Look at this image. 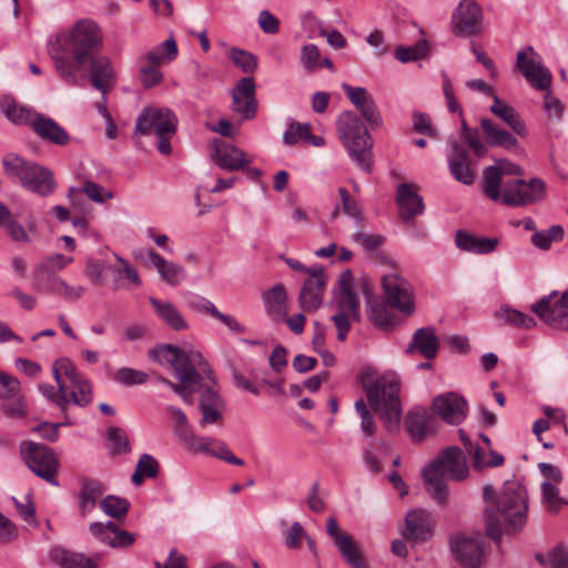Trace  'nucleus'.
<instances>
[{
	"label": "nucleus",
	"instance_id": "nucleus-53",
	"mask_svg": "<svg viewBox=\"0 0 568 568\" xmlns=\"http://www.w3.org/2000/svg\"><path fill=\"white\" fill-rule=\"evenodd\" d=\"M264 303L270 312L282 313L285 311L287 295L282 284L274 285L263 295Z\"/></svg>",
	"mask_w": 568,
	"mask_h": 568
},
{
	"label": "nucleus",
	"instance_id": "nucleus-11",
	"mask_svg": "<svg viewBox=\"0 0 568 568\" xmlns=\"http://www.w3.org/2000/svg\"><path fill=\"white\" fill-rule=\"evenodd\" d=\"M531 311L550 327L568 332V291H552L531 305Z\"/></svg>",
	"mask_w": 568,
	"mask_h": 568
},
{
	"label": "nucleus",
	"instance_id": "nucleus-46",
	"mask_svg": "<svg viewBox=\"0 0 568 568\" xmlns=\"http://www.w3.org/2000/svg\"><path fill=\"white\" fill-rule=\"evenodd\" d=\"M178 55L176 42L173 38H169L160 45L149 51L141 58V61H146L151 64H162L173 61Z\"/></svg>",
	"mask_w": 568,
	"mask_h": 568
},
{
	"label": "nucleus",
	"instance_id": "nucleus-40",
	"mask_svg": "<svg viewBox=\"0 0 568 568\" xmlns=\"http://www.w3.org/2000/svg\"><path fill=\"white\" fill-rule=\"evenodd\" d=\"M0 109L11 123L16 125H29L30 128L39 113L28 105L19 104L10 97H3L1 99Z\"/></svg>",
	"mask_w": 568,
	"mask_h": 568
},
{
	"label": "nucleus",
	"instance_id": "nucleus-6",
	"mask_svg": "<svg viewBox=\"0 0 568 568\" xmlns=\"http://www.w3.org/2000/svg\"><path fill=\"white\" fill-rule=\"evenodd\" d=\"M2 163L6 174L23 189L40 196H48L54 191L53 174L47 168L17 154H7Z\"/></svg>",
	"mask_w": 568,
	"mask_h": 568
},
{
	"label": "nucleus",
	"instance_id": "nucleus-38",
	"mask_svg": "<svg viewBox=\"0 0 568 568\" xmlns=\"http://www.w3.org/2000/svg\"><path fill=\"white\" fill-rule=\"evenodd\" d=\"M73 262V257L57 253L44 257L33 270V286L47 282V278L58 277V272Z\"/></svg>",
	"mask_w": 568,
	"mask_h": 568
},
{
	"label": "nucleus",
	"instance_id": "nucleus-13",
	"mask_svg": "<svg viewBox=\"0 0 568 568\" xmlns=\"http://www.w3.org/2000/svg\"><path fill=\"white\" fill-rule=\"evenodd\" d=\"M516 68L534 89L544 91L550 88L552 74L532 47L528 45L517 52Z\"/></svg>",
	"mask_w": 568,
	"mask_h": 568
},
{
	"label": "nucleus",
	"instance_id": "nucleus-8",
	"mask_svg": "<svg viewBox=\"0 0 568 568\" xmlns=\"http://www.w3.org/2000/svg\"><path fill=\"white\" fill-rule=\"evenodd\" d=\"M159 363L172 371L181 382L182 385L171 383L169 386L178 395H181L185 388L201 386L204 375L213 379L210 365L202 357H159Z\"/></svg>",
	"mask_w": 568,
	"mask_h": 568
},
{
	"label": "nucleus",
	"instance_id": "nucleus-56",
	"mask_svg": "<svg viewBox=\"0 0 568 568\" xmlns=\"http://www.w3.org/2000/svg\"><path fill=\"white\" fill-rule=\"evenodd\" d=\"M103 513L110 517H124L129 510L130 504L126 499L109 495L100 503Z\"/></svg>",
	"mask_w": 568,
	"mask_h": 568
},
{
	"label": "nucleus",
	"instance_id": "nucleus-32",
	"mask_svg": "<svg viewBox=\"0 0 568 568\" xmlns=\"http://www.w3.org/2000/svg\"><path fill=\"white\" fill-rule=\"evenodd\" d=\"M31 129L40 139L55 145H67L70 141L69 133L58 122L41 113H38Z\"/></svg>",
	"mask_w": 568,
	"mask_h": 568
},
{
	"label": "nucleus",
	"instance_id": "nucleus-3",
	"mask_svg": "<svg viewBox=\"0 0 568 568\" xmlns=\"http://www.w3.org/2000/svg\"><path fill=\"white\" fill-rule=\"evenodd\" d=\"M357 381L366 393L371 407L379 415L389 433L399 430L402 405L399 400V378L394 372L379 374L366 366L357 374Z\"/></svg>",
	"mask_w": 568,
	"mask_h": 568
},
{
	"label": "nucleus",
	"instance_id": "nucleus-14",
	"mask_svg": "<svg viewBox=\"0 0 568 568\" xmlns=\"http://www.w3.org/2000/svg\"><path fill=\"white\" fill-rule=\"evenodd\" d=\"M22 455L31 471L49 484L59 486V481L55 478L59 462L51 448L42 444L29 443L22 449Z\"/></svg>",
	"mask_w": 568,
	"mask_h": 568
},
{
	"label": "nucleus",
	"instance_id": "nucleus-39",
	"mask_svg": "<svg viewBox=\"0 0 568 568\" xmlns=\"http://www.w3.org/2000/svg\"><path fill=\"white\" fill-rule=\"evenodd\" d=\"M406 428L413 440L419 442L435 432V419L426 409H412L406 419Z\"/></svg>",
	"mask_w": 568,
	"mask_h": 568
},
{
	"label": "nucleus",
	"instance_id": "nucleus-50",
	"mask_svg": "<svg viewBox=\"0 0 568 568\" xmlns=\"http://www.w3.org/2000/svg\"><path fill=\"white\" fill-rule=\"evenodd\" d=\"M202 453L222 459L232 465H244V460L242 458L236 457L225 443L213 437L211 444L204 445Z\"/></svg>",
	"mask_w": 568,
	"mask_h": 568
},
{
	"label": "nucleus",
	"instance_id": "nucleus-36",
	"mask_svg": "<svg viewBox=\"0 0 568 568\" xmlns=\"http://www.w3.org/2000/svg\"><path fill=\"white\" fill-rule=\"evenodd\" d=\"M480 129L485 141L490 146H499L505 150H515L518 146V140L514 132H509L497 124L490 119L483 118L480 120Z\"/></svg>",
	"mask_w": 568,
	"mask_h": 568
},
{
	"label": "nucleus",
	"instance_id": "nucleus-5",
	"mask_svg": "<svg viewBox=\"0 0 568 568\" xmlns=\"http://www.w3.org/2000/svg\"><path fill=\"white\" fill-rule=\"evenodd\" d=\"M338 139L351 160L364 172L373 165V140L363 121L352 111L342 112L336 120Z\"/></svg>",
	"mask_w": 568,
	"mask_h": 568
},
{
	"label": "nucleus",
	"instance_id": "nucleus-24",
	"mask_svg": "<svg viewBox=\"0 0 568 568\" xmlns=\"http://www.w3.org/2000/svg\"><path fill=\"white\" fill-rule=\"evenodd\" d=\"M145 255V264L155 268L161 280L168 285L174 287L185 280L186 272L181 264L164 258L152 248L148 250Z\"/></svg>",
	"mask_w": 568,
	"mask_h": 568
},
{
	"label": "nucleus",
	"instance_id": "nucleus-57",
	"mask_svg": "<svg viewBox=\"0 0 568 568\" xmlns=\"http://www.w3.org/2000/svg\"><path fill=\"white\" fill-rule=\"evenodd\" d=\"M113 255L121 265L120 268H111L112 272L115 274V287L120 286V278L122 277V275L126 277L134 286H140L142 282L136 268L132 264H130L125 258L121 257L119 254L114 253Z\"/></svg>",
	"mask_w": 568,
	"mask_h": 568
},
{
	"label": "nucleus",
	"instance_id": "nucleus-54",
	"mask_svg": "<svg viewBox=\"0 0 568 568\" xmlns=\"http://www.w3.org/2000/svg\"><path fill=\"white\" fill-rule=\"evenodd\" d=\"M39 390L48 400L55 404L62 412L67 409L68 405L72 404L71 395L69 394V389L65 387L61 389L58 386V389H55L50 384H40Z\"/></svg>",
	"mask_w": 568,
	"mask_h": 568
},
{
	"label": "nucleus",
	"instance_id": "nucleus-26",
	"mask_svg": "<svg viewBox=\"0 0 568 568\" xmlns=\"http://www.w3.org/2000/svg\"><path fill=\"white\" fill-rule=\"evenodd\" d=\"M448 165L452 175L458 182L470 185L474 182V173L469 168V159L467 150L460 145L457 140L452 139L448 142Z\"/></svg>",
	"mask_w": 568,
	"mask_h": 568
},
{
	"label": "nucleus",
	"instance_id": "nucleus-44",
	"mask_svg": "<svg viewBox=\"0 0 568 568\" xmlns=\"http://www.w3.org/2000/svg\"><path fill=\"white\" fill-rule=\"evenodd\" d=\"M82 194L95 203H104L113 197L112 192L92 181H85L81 186L70 189L68 197L74 203Z\"/></svg>",
	"mask_w": 568,
	"mask_h": 568
},
{
	"label": "nucleus",
	"instance_id": "nucleus-16",
	"mask_svg": "<svg viewBox=\"0 0 568 568\" xmlns=\"http://www.w3.org/2000/svg\"><path fill=\"white\" fill-rule=\"evenodd\" d=\"M483 10L475 0H460L452 16L453 32L462 38L476 36L481 30Z\"/></svg>",
	"mask_w": 568,
	"mask_h": 568
},
{
	"label": "nucleus",
	"instance_id": "nucleus-55",
	"mask_svg": "<svg viewBox=\"0 0 568 568\" xmlns=\"http://www.w3.org/2000/svg\"><path fill=\"white\" fill-rule=\"evenodd\" d=\"M150 374L130 368L122 367L113 374V379L124 386L141 385L148 382Z\"/></svg>",
	"mask_w": 568,
	"mask_h": 568
},
{
	"label": "nucleus",
	"instance_id": "nucleus-60",
	"mask_svg": "<svg viewBox=\"0 0 568 568\" xmlns=\"http://www.w3.org/2000/svg\"><path fill=\"white\" fill-rule=\"evenodd\" d=\"M338 313L333 315L332 320L337 331V338L344 341L349 331V322L358 317L359 308H356L354 312L344 310L343 307H338Z\"/></svg>",
	"mask_w": 568,
	"mask_h": 568
},
{
	"label": "nucleus",
	"instance_id": "nucleus-33",
	"mask_svg": "<svg viewBox=\"0 0 568 568\" xmlns=\"http://www.w3.org/2000/svg\"><path fill=\"white\" fill-rule=\"evenodd\" d=\"M37 291L60 297L68 302L80 300L85 288L81 285L68 283L61 276L47 278V282L33 286Z\"/></svg>",
	"mask_w": 568,
	"mask_h": 568
},
{
	"label": "nucleus",
	"instance_id": "nucleus-51",
	"mask_svg": "<svg viewBox=\"0 0 568 568\" xmlns=\"http://www.w3.org/2000/svg\"><path fill=\"white\" fill-rule=\"evenodd\" d=\"M326 530L327 535L333 539L341 555L356 546L353 538L339 529L337 520L334 517L327 518Z\"/></svg>",
	"mask_w": 568,
	"mask_h": 568
},
{
	"label": "nucleus",
	"instance_id": "nucleus-52",
	"mask_svg": "<svg viewBox=\"0 0 568 568\" xmlns=\"http://www.w3.org/2000/svg\"><path fill=\"white\" fill-rule=\"evenodd\" d=\"M338 194L341 197V205L335 206L334 215H336L338 210L342 209L348 217L353 219L357 223L362 222L364 220V215L356 200L351 196L345 187H339Z\"/></svg>",
	"mask_w": 568,
	"mask_h": 568
},
{
	"label": "nucleus",
	"instance_id": "nucleus-63",
	"mask_svg": "<svg viewBox=\"0 0 568 568\" xmlns=\"http://www.w3.org/2000/svg\"><path fill=\"white\" fill-rule=\"evenodd\" d=\"M501 316L507 324H510L520 328H531L536 325V321L532 316L524 314L517 310L504 308Z\"/></svg>",
	"mask_w": 568,
	"mask_h": 568
},
{
	"label": "nucleus",
	"instance_id": "nucleus-15",
	"mask_svg": "<svg viewBox=\"0 0 568 568\" xmlns=\"http://www.w3.org/2000/svg\"><path fill=\"white\" fill-rule=\"evenodd\" d=\"M381 283L389 306L407 315L414 313V291L406 278L392 271L382 275Z\"/></svg>",
	"mask_w": 568,
	"mask_h": 568
},
{
	"label": "nucleus",
	"instance_id": "nucleus-62",
	"mask_svg": "<svg viewBox=\"0 0 568 568\" xmlns=\"http://www.w3.org/2000/svg\"><path fill=\"white\" fill-rule=\"evenodd\" d=\"M311 130L310 123L292 122L283 134V142L288 145L296 144L300 141L306 142Z\"/></svg>",
	"mask_w": 568,
	"mask_h": 568
},
{
	"label": "nucleus",
	"instance_id": "nucleus-25",
	"mask_svg": "<svg viewBox=\"0 0 568 568\" xmlns=\"http://www.w3.org/2000/svg\"><path fill=\"white\" fill-rule=\"evenodd\" d=\"M89 529L98 541L112 548L128 547L135 540L134 535L120 529L113 521L92 523Z\"/></svg>",
	"mask_w": 568,
	"mask_h": 568
},
{
	"label": "nucleus",
	"instance_id": "nucleus-64",
	"mask_svg": "<svg viewBox=\"0 0 568 568\" xmlns=\"http://www.w3.org/2000/svg\"><path fill=\"white\" fill-rule=\"evenodd\" d=\"M108 439L111 442V452L113 454H123L130 452V444L124 430L118 427L108 429Z\"/></svg>",
	"mask_w": 568,
	"mask_h": 568
},
{
	"label": "nucleus",
	"instance_id": "nucleus-45",
	"mask_svg": "<svg viewBox=\"0 0 568 568\" xmlns=\"http://www.w3.org/2000/svg\"><path fill=\"white\" fill-rule=\"evenodd\" d=\"M501 172L497 166H488L484 170L483 176V191L485 195L494 202L503 203V190L504 186Z\"/></svg>",
	"mask_w": 568,
	"mask_h": 568
},
{
	"label": "nucleus",
	"instance_id": "nucleus-30",
	"mask_svg": "<svg viewBox=\"0 0 568 568\" xmlns=\"http://www.w3.org/2000/svg\"><path fill=\"white\" fill-rule=\"evenodd\" d=\"M433 534V520L430 514L425 509H414L405 517L404 535L407 539L423 541Z\"/></svg>",
	"mask_w": 568,
	"mask_h": 568
},
{
	"label": "nucleus",
	"instance_id": "nucleus-29",
	"mask_svg": "<svg viewBox=\"0 0 568 568\" xmlns=\"http://www.w3.org/2000/svg\"><path fill=\"white\" fill-rule=\"evenodd\" d=\"M396 204L399 217L403 221H410L415 216L423 214L425 210L423 197L407 183H402L397 186Z\"/></svg>",
	"mask_w": 568,
	"mask_h": 568
},
{
	"label": "nucleus",
	"instance_id": "nucleus-19",
	"mask_svg": "<svg viewBox=\"0 0 568 568\" xmlns=\"http://www.w3.org/2000/svg\"><path fill=\"white\" fill-rule=\"evenodd\" d=\"M0 400L6 415L10 417L26 415L27 405L21 395L20 382L4 372H0Z\"/></svg>",
	"mask_w": 568,
	"mask_h": 568
},
{
	"label": "nucleus",
	"instance_id": "nucleus-4",
	"mask_svg": "<svg viewBox=\"0 0 568 568\" xmlns=\"http://www.w3.org/2000/svg\"><path fill=\"white\" fill-rule=\"evenodd\" d=\"M468 473L463 450L456 446L448 447L423 469L425 489L437 504L444 505L448 499L446 477L464 480Z\"/></svg>",
	"mask_w": 568,
	"mask_h": 568
},
{
	"label": "nucleus",
	"instance_id": "nucleus-41",
	"mask_svg": "<svg viewBox=\"0 0 568 568\" xmlns=\"http://www.w3.org/2000/svg\"><path fill=\"white\" fill-rule=\"evenodd\" d=\"M335 303L337 307H343L354 312L359 308V301L354 293V275L351 270L341 273L337 280V290L335 292Z\"/></svg>",
	"mask_w": 568,
	"mask_h": 568
},
{
	"label": "nucleus",
	"instance_id": "nucleus-43",
	"mask_svg": "<svg viewBox=\"0 0 568 568\" xmlns=\"http://www.w3.org/2000/svg\"><path fill=\"white\" fill-rule=\"evenodd\" d=\"M368 317L373 325L383 331H392L397 324V317L388 310L387 304L378 298L367 301Z\"/></svg>",
	"mask_w": 568,
	"mask_h": 568
},
{
	"label": "nucleus",
	"instance_id": "nucleus-49",
	"mask_svg": "<svg viewBox=\"0 0 568 568\" xmlns=\"http://www.w3.org/2000/svg\"><path fill=\"white\" fill-rule=\"evenodd\" d=\"M159 471V464L156 459L149 455L143 454L138 460L135 471L132 475V483L134 485H141L144 478H154Z\"/></svg>",
	"mask_w": 568,
	"mask_h": 568
},
{
	"label": "nucleus",
	"instance_id": "nucleus-42",
	"mask_svg": "<svg viewBox=\"0 0 568 568\" xmlns=\"http://www.w3.org/2000/svg\"><path fill=\"white\" fill-rule=\"evenodd\" d=\"M455 242L459 250L475 254L490 253L498 244V240L495 237L477 236L462 230L457 231Z\"/></svg>",
	"mask_w": 568,
	"mask_h": 568
},
{
	"label": "nucleus",
	"instance_id": "nucleus-47",
	"mask_svg": "<svg viewBox=\"0 0 568 568\" xmlns=\"http://www.w3.org/2000/svg\"><path fill=\"white\" fill-rule=\"evenodd\" d=\"M103 494V486L93 479H85L82 481L81 494H80V504L79 507L81 513L85 515L91 511L99 499V497Z\"/></svg>",
	"mask_w": 568,
	"mask_h": 568
},
{
	"label": "nucleus",
	"instance_id": "nucleus-61",
	"mask_svg": "<svg viewBox=\"0 0 568 568\" xmlns=\"http://www.w3.org/2000/svg\"><path fill=\"white\" fill-rule=\"evenodd\" d=\"M445 349L452 353L466 354L474 351L469 338L462 334H448L443 337Z\"/></svg>",
	"mask_w": 568,
	"mask_h": 568
},
{
	"label": "nucleus",
	"instance_id": "nucleus-12",
	"mask_svg": "<svg viewBox=\"0 0 568 568\" xmlns=\"http://www.w3.org/2000/svg\"><path fill=\"white\" fill-rule=\"evenodd\" d=\"M546 183L537 178L528 182L523 179L508 180L504 182L503 204L507 206H525L534 204L544 199Z\"/></svg>",
	"mask_w": 568,
	"mask_h": 568
},
{
	"label": "nucleus",
	"instance_id": "nucleus-34",
	"mask_svg": "<svg viewBox=\"0 0 568 568\" xmlns=\"http://www.w3.org/2000/svg\"><path fill=\"white\" fill-rule=\"evenodd\" d=\"M155 315L173 331H184L189 328L187 322L181 311L170 301L160 300L153 296L149 297Z\"/></svg>",
	"mask_w": 568,
	"mask_h": 568
},
{
	"label": "nucleus",
	"instance_id": "nucleus-27",
	"mask_svg": "<svg viewBox=\"0 0 568 568\" xmlns=\"http://www.w3.org/2000/svg\"><path fill=\"white\" fill-rule=\"evenodd\" d=\"M450 549L466 568H478L480 566L483 548L476 538L456 536L450 539Z\"/></svg>",
	"mask_w": 568,
	"mask_h": 568
},
{
	"label": "nucleus",
	"instance_id": "nucleus-20",
	"mask_svg": "<svg viewBox=\"0 0 568 568\" xmlns=\"http://www.w3.org/2000/svg\"><path fill=\"white\" fill-rule=\"evenodd\" d=\"M466 399L453 392L438 395L433 400V410L447 424L459 425L467 415Z\"/></svg>",
	"mask_w": 568,
	"mask_h": 568
},
{
	"label": "nucleus",
	"instance_id": "nucleus-59",
	"mask_svg": "<svg viewBox=\"0 0 568 568\" xmlns=\"http://www.w3.org/2000/svg\"><path fill=\"white\" fill-rule=\"evenodd\" d=\"M542 503L549 513H557L560 507L566 504L562 498L559 497L557 487L549 483L544 481L541 484Z\"/></svg>",
	"mask_w": 568,
	"mask_h": 568
},
{
	"label": "nucleus",
	"instance_id": "nucleus-9",
	"mask_svg": "<svg viewBox=\"0 0 568 568\" xmlns=\"http://www.w3.org/2000/svg\"><path fill=\"white\" fill-rule=\"evenodd\" d=\"M52 373L58 386L69 389L72 404L84 407L92 402V390L89 382L78 372L69 357H58L52 364Z\"/></svg>",
	"mask_w": 568,
	"mask_h": 568
},
{
	"label": "nucleus",
	"instance_id": "nucleus-35",
	"mask_svg": "<svg viewBox=\"0 0 568 568\" xmlns=\"http://www.w3.org/2000/svg\"><path fill=\"white\" fill-rule=\"evenodd\" d=\"M489 111L508 125L515 134L519 136H526L528 134L526 123L518 112L510 104L500 100L496 94H493V104Z\"/></svg>",
	"mask_w": 568,
	"mask_h": 568
},
{
	"label": "nucleus",
	"instance_id": "nucleus-58",
	"mask_svg": "<svg viewBox=\"0 0 568 568\" xmlns=\"http://www.w3.org/2000/svg\"><path fill=\"white\" fill-rule=\"evenodd\" d=\"M230 58L233 63L245 73H253L256 70V57L245 50L232 48Z\"/></svg>",
	"mask_w": 568,
	"mask_h": 568
},
{
	"label": "nucleus",
	"instance_id": "nucleus-17",
	"mask_svg": "<svg viewBox=\"0 0 568 568\" xmlns=\"http://www.w3.org/2000/svg\"><path fill=\"white\" fill-rule=\"evenodd\" d=\"M328 276L322 265L310 267V275L305 278L298 295V303L303 311L313 312L323 303V295Z\"/></svg>",
	"mask_w": 568,
	"mask_h": 568
},
{
	"label": "nucleus",
	"instance_id": "nucleus-37",
	"mask_svg": "<svg viewBox=\"0 0 568 568\" xmlns=\"http://www.w3.org/2000/svg\"><path fill=\"white\" fill-rule=\"evenodd\" d=\"M440 349V339L432 326L417 328L408 344L407 352L420 355H436Z\"/></svg>",
	"mask_w": 568,
	"mask_h": 568
},
{
	"label": "nucleus",
	"instance_id": "nucleus-10",
	"mask_svg": "<svg viewBox=\"0 0 568 568\" xmlns=\"http://www.w3.org/2000/svg\"><path fill=\"white\" fill-rule=\"evenodd\" d=\"M52 373L58 386L69 389L72 404L84 407L92 402V390L89 382L78 372L69 357H58L52 364Z\"/></svg>",
	"mask_w": 568,
	"mask_h": 568
},
{
	"label": "nucleus",
	"instance_id": "nucleus-48",
	"mask_svg": "<svg viewBox=\"0 0 568 568\" xmlns=\"http://www.w3.org/2000/svg\"><path fill=\"white\" fill-rule=\"evenodd\" d=\"M256 368L253 364L245 363L243 367H231L232 383L236 388L248 392L253 395H258L260 389L254 385L253 378L250 375V369Z\"/></svg>",
	"mask_w": 568,
	"mask_h": 568
},
{
	"label": "nucleus",
	"instance_id": "nucleus-31",
	"mask_svg": "<svg viewBox=\"0 0 568 568\" xmlns=\"http://www.w3.org/2000/svg\"><path fill=\"white\" fill-rule=\"evenodd\" d=\"M50 559L59 568H97L100 556L87 557L82 552L54 546L50 550Z\"/></svg>",
	"mask_w": 568,
	"mask_h": 568
},
{
	"label": "nucleus",
	"instance_id": "nucleus-23",
	"mask_svg": "<svg viewBox=\"0 0 568 568\" xmlns=\"http://www.w3.org/2000/svg\"><path fill=\"white\" fill-rule=\"evenodd\" d=\"M342 89L349 101L371 125L377 126L382 124V116L377 105L365 88L352 87L347 83H342Z\"/></svg>",
	"mask_w": 568,
	"mask_h": 568
},
{
	"label": "nucleus",
	"instance_id": "nucleus-18",
	"mask_svg": "<svg viewBox=\"0 0 568 568\" xmlns=\"http://www.w3.org/2000/svg\"><path fill=\"white\" fill-rule=\"evenodd\" d=\"M232 111L242 120H251L256 115L255 82L252 77L240 79L232 89Z\"/></svg>",
	"mask_w": 568,
	"mask_h": 568
},
{
	"label": "nucleus",
	"instance_id": "nucleus-2",
	"mask_svg": "<svg viewBox=\"0 0 568 568\" xmlns=\"http://www.w3.org/2000/svg\"><path fill=\"white\" fill-rule=\"evenodd\" d=\"M527 514L528 494L525 486L518 480H506L496 500L485 509L487 535L499 541L503 530L518 532L526 525Z\"/></svg>",
	"mask_w": 568,
	"mask_h": 568
},
{
	"label": "nucleus",
	"instance_id": "nucleus-22",
	"mask_svg": "<svg viewBox=\"0 0 568 568\" xmlns=\"http://www.w3.org/2000/svg\"><path fill=\"white\" fill-rule=\"evenodd\" d=\"M88 77L94 89L100 91L102 95L114 85L115 71L111 60L105 55H92L89 61Z\"/></svg>",
	"mask_w": 568,
	"mask_h": 568
},
{
	"label": "nucleus",
	"instance_id": "nucleus-28",
	"mask_svg": "<svg viewBox=\"0 0 568 568\" xmlns=\"http://www.w3.org/2000/svg\"><path fill=\"white\" fill-rule=\"evenodd\" d=\"M199 409L201 412L200 425H222L225 403L220 394L210 387L205 388L199 399Z\"/></svg>",
	"mask_w": 568,
	"mask_h": 568
},
{
	"label": "nucleus",
	"instance_id": "nucleus-7",
	"mask_svg": "<svg viewBox=\"0 0 568 568\" xmlns=\"http://www.w3.org/2000/svg\"><path fill=\"white\" fill-rule=\"evenodd\" d=\"M176 128L178 119L170 109L149 106L139 115L135 133L154 134L159 140L156 145L159 152L168 155L172 151L170 140L175 134Z\"/></svg>",
	"mask_w": 568,
	"mask_h": 568
},
{
	"label": "nucleus",
	"instance_id": "nucleus-21",
	"mask_svg": "<svg viewBox=\"0 0 568 568\" xmlns=\"http://www.w3.org/2000/svg\"><path fill=\"white\" fill-rule=\"evenodd\" d=\"M212 161L226 171H237L252 162L244 151L220 140L213 142Z\"/></svg>",
	"mask_w": 568,
	"mask_h": 568
},
{
	"label": "nucleus",
	"instance_id": "nucleus-1",
	"mask_svg": "<svg viewBox=\"0 0 568 568\" xmlns=\"http://www.w3.org/2000/svg\"><path fill=\"white\" fill-rule=\"evenodd\" d=\"M102 47L103 32L95 21L88 18L52 34L47 43L57 73L74 85L83 80L84 65Z\"/></svg>",
	"mask_w": 568,
	"mask_h": 568
}]
</instances>
